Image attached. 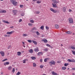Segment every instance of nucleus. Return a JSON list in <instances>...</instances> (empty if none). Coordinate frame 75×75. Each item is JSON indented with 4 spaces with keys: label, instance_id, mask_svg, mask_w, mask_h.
<instances>
[{
    "label": "nucleus",
    "instance_id": "nucleus-1",
    "mask_svg": "<svg viewBox=\"0 0 75 75\" xmlns=\"http://www.w3.org/2000/svg\"><path fill=\"white\" fill-rule=\"evenodd\" d=\"M13 14V16H16L17 15V13L18 12V11L17 10H13L12 11Z\"/></svg>",
    "mask_w": 75,
    "mask_h": 75
},
{
    "label": "nucleus",
    "instance_id": "nucleus-2",
    "mask_svg": "<svg viewBox=\"0 0 75 75\" xmlns=\"http://www.w3.org/2000/svg\"><path fill=\"white\" fill-rule=\"evenodd\" d=\"M69 23H74V22H73V19H72V18H69Z\"/></svg>",
    "mask_w": 75,
    "mask_h": 75
},
{
    "label": "nucleus",
    "instance_id": "nucleus-3",
    "mask_svg": "<svg viewBox=\"0 0 75 75\" xmlns=\"http://www.w3.org/2000/svg\"><path fill=\"white\" fill-rule=\"evenodd\" d=\"M50 11H52V12H53L54 13H57V11L56 10H54V9H53L52 8H51L50 9Z\"/></svg>",
    "mask_w": 75,
    "mask_h": 75
},
{
    "label": "nucleus",
    "instance_id": "nucleus-4",
    "mask_svg": "<svg viewBox=\"0 0 75 75\" xmlns=\"http://www.w3.org/2000/svg\"><path fill=\"white\" fill-rule=\"evenodd\" d=\"M49 64H51L52 65H55V62L53 60H52L49 62Z\"/></svg>",
    "mask_w": 75,
    "mask_h": 75
},
{
    "label": "nucleus",
    "instance_id": "nucleus-5",
    "mask_svg": "<svg viewBox=\"0 0 75 75\" xmlns=\"http://www.w3.org/2000/svg\"><path fill=\"white\" fill-rule=\"evenodd\" d=\"M34 51L35 52H38V51H39V48H38V47H36V48L34 49Z\"/></svg>",
    "mask_w": 75,
    "mask_h": 75
},
{
    "label": "nucleus",
    "instance_id": "nucleus-6",
    "mask_svg": "<svg viewBox=\"0 0 75 75\" xmlns=\"http://www.w3.org/2000/svg\"><path fill=\"white\" fill-rule=\"evenodd\" d=\"M14 32L13 31H11V32H8L6 33V34H9V35L12 34L13 33H14Z\"/></svg>",
    "mask_w": 75,
    "mask_h": 75
},
{
    "label": "nucleus",
    "instance_id": "nucleus-7",
    "mask_svg": "<svg viewBox=\"0 0 75 75\" xmlns=\"http://www.w3.org/2000/svg\"><path fill=\"white\" fill-rule=\"evenodd\" d=\"M0 53L1 54L2 57H4V52L1 51L0 52Z\"/></svg>",
    "mask_w": 75,
    "mask_h": 75
},
{
    "label": "nucleus",
    "instance_id": "nucleus-8",
    "mask_svg": "<svg viewBox=\"0 0 75 75\" xmlns=\"http://www.w3.org/2000/svg\"><path fill=\"white\" fill-rule=\"evenodd\" d=\"M43 54V53L42 52H39L38 53L37 55L38 56H40L41 55H42Z\"/></svg>",
    "mask_w": 75,
    "mask_h": 75
},
{
    "label": "nucleus",
    "instance_id": "nucleus-9",
    "mask_svg": "<svg viewBox=\"0 0 75 75\" xmlns=\"http://www.w3.org/2000/svg\"><path fill=\"white\" fill-rule=\"evenodd\" d=\"M62 10L63 12L65 13L66 11V8L65 7H63Z\"/></svg>",
    "mask_w": 75,
    "mask_h": 75
},
{
    "label": "nucleus",
    "instance_id": "nucleus-10",
    "mask_svg": "<svg viewBox=\"0 0 75 75\" xmlns=\"http://www.w3.org/2000/svg\"><path fill=\"white\" fill-rule=\"evenodd\" d=\"M12 3L13 6H17V3L15 1H13Z\"/></svg>",
    "mask_w": 75,
    "mask_h": 75
},
{
    "label": "nucleus",
    "instance_id": "nucleus-11",
    "mask_svg": "<svg viewBox=\"0 0 75 75\" xmlns=\"http://www.w3.org/2000/svg\"><path fill=\"white\" fill-rule=\"evenodd\" d=\"M2 22H4V23H7V24H10V23L8 22V21L4 20H2Z\"/></svg>",
    "mask_w": 75,
    "mask_h": 75
},
{
    "label": "nucleus",
    "instance_id": "nucleus-12",
    "mask_svg": "<svg viewBox=\"0 0 75 75\" xmlns=\"http://www.w3.org/2000/svg\"><path fill=\"white\" fill-rule=\"evenodd\" d=\"M0 13H6V11L5 10H1L0 11Z\"/></svg>",
    "mask_w": 75,
    "mask_h": 75
},
{
    "label": "nucleus",
    "instance_id": "nucleus-13",
    "mask_svg": "<svg viewBox=\"0 0 75 75\" xmlns=\"http://www.w3.org/2000/svg\"><path fill=\"white\" fill-rule=\"evenodd\" d=\"M9 64H10V63L8 62H7L4 63V65H9Z\"/></svg>",
    "mask_w": 75,
    "mask_h": 75
},
{
    "label": "nucleus",
    "instance_id": "nucleus-14",
    "mask_svg": "<svg viewBox=\"0 0 75 75\" xmlns=\"http://www.w3.org/2000/svg\"><path fill=\"white\" fill-rule=\"evenodd\" d=\"M42 41H44V42H45V43H46V42H47L48 41H47V40L45 39L42 40Z\"/></svg>",
    "mask_w": 75,
    "mask_h": 75
},
{
    "label": "nucleus",
    "instance_id": "nucleus-15",
    "mask_svg": "<svg viewBox=\"0 0 75 75\" xmlns=\"http://www.w3.org/2000/svg\"><path fill=\"white\" fill-rule=\"evenodd\" d=\"M28 61V59H24V60H23V64H25V62H25V61Z\"/></svg>",
    "mask_w": 75,
    "mask_h": 75
},
{
    "label": "nucleus",
    "instance_id": "nucleus-16",
    "mask_svg": "<svg viewBox=\"0 0 75 75\" xmlns=\"http://www.w3.org/2000/svg\"><path fill=\"white\" fill-rule=\"evenodd\" d=\"M52 5L53 7H54L55 8H56L57 7V5L54 4V3H52Z\"/></svg>",
    "mask_w": 75,
    "mask_h": 75
},
{
    "label": "nucleus",
    "instance_id": "nucleus-17",
    "mask_svg": "<svg viewBox=\"0 0 75 75\" xmlns=\"http://www.w3.org/2000/svg\"><path fill=\"white\" fill-rule=\"evenodd\" d=\"M32 42L33 43H34V44H35V45H37V42L36 41L34 40H32Z\"/></svg>",
    "mask_w": 75,
    "mask_h": 75
},
{
    "label": "nucleus",
    "instance_id": "nucleus-18",
    "mask_svg": "<svg viewBox=\"0 0 75 75\" xmlns=\"http://www.w3.org/2000/svg\"><path fill=\"white\" fill-rule=\"evenodd\" d=\"M55 28H59V25H55Z\"/></svg>",
    "mask_w": 75,
    "mask_h": 75
},
{
    "label": "nucleus",
    "instance_id": "nucleus-19",
    "mask_svg": "<svg viewBox=\"0 0 75 75\" xmlns=\"http://www.w3.org/2000/svg\"><path fill=\"white\" fill-rule=\"evenodd\" d=\"M17 55H18V56H20V55H21V53L20 52H17Z\"/></svg>",
    "mask_w": 75,
    "mask_h": 75
},
{
    "label": "nucleus",
    "instance_id": "nucleus-20",
    "mask_svg": "<svg viewBox=\"0 0 75 75\" xmlns=\"http://www.w3.org/2000/svg\"><path fill=\"white\" fill-rule=\"evenodd\" d=\"M29 52L30 53H33V50L32 49H30L29 50Z\"/></svg>",
    "mask_w": 75,
    "mask_h": 75
},
{
    "label": "nucleus",
    "instance_id": "nucleus-21",
    "mask_svg": "<svg viewBox=\"0 0 75 75\" xmlns=\"http://www.w3.org/2000/svg\"><path fill=\"white\" fill-rule=\"evenodd\" d=\"M67 61H69V62H74V60H71L70 59H68Z\"/></svg>",
    "mask_w": 75,
    "mask_h": 75
},
{
    "label": "nucleus",
    "instance_id": "nucleus-22",
    "mask_svg": "<svg viewBox=\"0 0 75 75\" xmlns=\"http://www.w3.org/2000/svg\"><path fill=\"white\" fill-rule=\"evenodd\" d=\"M66 34H72V33L71 31H68L66 32Z\"/></svg>",
    "mask_w": 75,
    "mask_h": 75
},
{
    "label": "nucleus",
    "instance_id": "nucleus-23",
    "mask_svg": "<svg viewBox=\"0 0 75 75\" xmlns=\"http://www.w3.org/2000/svg\"><path fill=\"white\" fill-rule=\"evenodd\" d=\"M33 67H36L37 66V64H36V63H33Z\"/></svg>",
    "mask_w": 75,
    "mask_h": 75
},
{
    "label": "nucleus",
    "instance_id": "nucleus-24",
    "mask_svg": "<svg viewBox=\"0 0 75 75\" xmlns=\"http://www.w3.org/2000/svg\"><path fill=\"white\" fill-rule=\"evenodd\" d=\"M49 60L50 59L49 58H45L44 59V62H47V60Z\"/></svg>",
    "mask_w": 75,
    "mask_h": 75
},
{
    "label": "nucleus",
    "instance_id": "nucleus-25",
    "mask_svg": "<svg viewBox=\"0 0 75 75\" xmlns=\"http://www.w3.org/2000/svg\"><path fill=\"white\" fill-rule=\"evenodd\" d=\"M31 59H32L34 60L35 59H36V57H31Z\"/></svg>",
    "mask_w": 75,
    "mask_h": 75
},
{
    "label": "nucleus",
    "instance_id": "nucleus-26",
    "mask_svg": "<svg viewBox=\"0 0 75 75\" xmlns=\"http://www.w3.org/2000/svg\"><path fill=\"white\" fill-rule=\"evenodd\" d=\"M66 69H67V68L65 67H62V70H65Z\"/></svg>",
    "mask_w": 75,
    "mask_h": 75
},
{
    "label": "nucleus",
    "instance_id": "nucleus-27",
    "mask_svg": "<svg viewBox=\"0 0 75 75\" xmlns=\"http://www.w3.org/2000/svg\"><path fill=\"white\" fill-rule=\"evenodd\" d=\"M23 37H27V36H28V35L25 33V34H23Z\"/></svg>",
    "mask_w": 75,
    "mask_h": 75
},
{
    "label": "nucleus",
    "instance_id": "nucleus-28",
    "mask_svg": "<svg viewBox=\"0 0 75 75\" xmlns=\"http://www.w3.org/2000/svg\"><path fill=\"white\" fill-rule=\"evenodd\" d=\"M71 49H72L73 50H75V47L74 46H71Z\"/></svg>",
    "mask_w": 75,
    "mask_h": 75
},
{
    "label": "nucleus",
    "instance_id": "nucleus-29",
    "mask_svg": "<svg viewBox=\"0 0 75 75\" xmlns=\"http://www.w3.org/2000/svg\"><path fill=\"white\" fill-rule=\"evenodd\" d=\"M44 26H42L40 27V29H41L42 30H44Z\"/></svg>",
    "mask_w": 75,
    "mask_h": 75
},
{
    "label": "nucleus",
    "instance_id": "nucleus-30",
    "mask_svg": "<svg viewBox=\"0 0 75 75\" xmlns=\"http://www.w3.org/2000/svg\"><path fill=\"white\" fill-rule=\"evenodd\" d=\"M12 68V67L10 66L8 68V70H11Z\"/></svg>",
    "mask_w": 75,
    "mask_h": 75
},
{
    "label": "nucleus",
    "instance_id": "nucleus-31",
    "mask_svg": "<svg viewBox=\"0 0 75 75\" xmlns=\"http://www.w3.org/2000/svg\"><path fill=\"white\" fill-rule=\"evenodd\" d=\"M20 74H21V73L20 71H18L16 74V75H19Z\"/></svg>",
    "mask_w": 75,
    "mask_h": 75
},
{
    "label": "nucleus",
    "instance_id": "nucleus-32",
    "mask_svg": "<svg viewBox=\"0 0 75 75\" xmlns=\"http://www.w3.org/2000/svg\"><path fill=\"white\" fill-rule=\"evenodd\" d=\"M43 51L45 52L48 51V49H47V48L44 49L43 50Z\"/></svg>",
    "mask_w": 75,
    "mask_h": 75
},
{
    "label": "nucleus",
    "instance_id": "nucleus-33",
    "mask_svg": "<svg viewBox=\"0 0 75 75\" xmlns=\"http://www.w3.org/2000/svg\"><path fill=\"white\" fill-rule=\"evenodd\" d=\"M59 3V1H58L55 0V1L54 2V3Z\"/></svg>",
    "mask_w": 75,
    "mask_h": 75
},
{
    "label": "nucleus",
    "instance_id": "nucleus-34",
    "mask_svg": "<svg viewBox=\"0 0 75 75\" xmlns=\"http://www.w3.org/2000/svg\"><path fill=\"white\" fill-rule=\"evenodd\" d=\"M36 34L37 35H40V33H39V32L38 31L36 32Z\"/></svg>",
    "mask_w": 75,
    "mask_h": 75
},
{
    "label": "nucleus",
    "instance_id": "nucleus-35",
    "mask_svg": "<svg viewBox=\"0 0 75 75\" xmlns=\"http://www.w3.org/2000/svg\"><path fill=\"white\" fill-rule=\"evenodd\" d=\"M37 3L38 4H40V3H41V1H37Z\"/></svg>",
    "mask_w": 75,
    "mask_h": 75
},
{
    "label": "nucleus",
    "instance_id": "nucleus-36",
    "mask_svg": "<svg viewBox=\"0 0 75 75\" xmlns=\"http://www.w3.org/2000/svg\"><path fill=\"white\" fill-rule=\"evenodd\" d=\"M69 64L68 63H65L64 64V65L65 67H67L68 65Z\"/></svg>",
    "mask_w": 75,
    "mask_h": 75
},
{
    "label": "nucleus",
    "instance_id": "nucleus-37",
    "mask_svg": "<svg viewBox=\"0 0 75 75\" xmlns=\"http://www.w3.org/2000/svg\"><path fill=\"white\" fill-rule=\"evenodd\" d=\"M72 52L73 54H74V55H75V51L74 50H72L71 51Z\"/></svg>",
    "mask_w": 75,
    "mask_h": 75
},
{
    "label": "nucleus",
    "instance_id": "nucleus-38",
    "mask_svg": "<svg viewBox=\"0 0 75 75\" xmlns=\"http://www.w3.org/2000/svg\"><path fill=\"white\" fill-rule=\"evenodd\" d=\"M27 41L29 42H30V43L32 42V40H28Z\"/></svg>",
    "mask_w": 75,
    "mask_h": 75
},
{
    "label": "nucleus",
    "instance_id": "nucleus-39",
    "mask_svg": "<svg viewBox=\"0 0 75 75\" xmlns=\"http://www.w3.org/2000/svg\"><path fill=\"white\" fill-rule=\"evenodd\" d=\"M7 59H4L2 60V62H4V61H7Z\"/></svg>",
    "mask_w": 75,
    "mask_h": 75
},
{
    "label": "nucleus",
    "instance_id": "nucleus-40",
    "mask_svg": "<svg viewBox=\"0 0 75 75\" xmlns=\"http://www.w3.org/2000/svg\"><path fill=\"white\" fill-rule=\"evenodd\" d=\"M12 72H15V69L14 68H13Z\"/></svg>",
    "mask_w": 75,
    "mask_h": 75
},
{
    "label": "nucleus",
    "instance_id": "nucleus-41",
    "mask_svg": "<svg viewBox=\"0 0 75 75\" xmlns=\"http://www.w3.org/2000/svg\"><path fill=\"white\" fill-rule=\"evenodd\" d=\"M46 46L47 47H51V46L50 45L48 44H46Z\"/></svg>",
    "mask_w": 75,
    "mask_h": 75
},
{
    "label": "nucleus",
    "instance_id": "nucleus-42",
    "mask_svg": "<svg viewBox=\"0 0 75 75\" xmlns=\"http://www.w3.org/2000/svg\"><path fill=\"white\" fill-rule=\"evenodd\" d=\"M28 25H29L30 26H33V25L31 23H29L28 24Z\"/></svg>",
    "mask_w": 75,
    "mask_h": 75
},
{
    "label": "nucleus",
    "instance_id": "nucleus-43",
    "mask_svg": "<svg viewBox=\"0 0 75 75\" xmlns=\"http://www.w3.org/2000/svg\"><path fill=\"white\" fill-rule=\"evenodd\" d=\"M43 67H44V66L42 65H41L40 66V68H42Z\"/></svg>",
    "mask_w": 75,
    "mask_h": 75
},
{
    "label": "nucleus",
    "instance_id": "nucleus-44",
    "mask_svg": "<svg viewBox=\"0 0 75 75\" xmlns=\"http://www.w3.org/2000/svg\"><path fill=\"white\" fill-rule=\"evenodd\" d=\"M31 23H34V21L33 20H31L30 21Z\"/></svg>",
    "mask_w": 75,
    "mask_h": 75
},
{
    "label": "nucleus",
    "instance_id": "nucleus-45",
    "mask_svg": "<svg viewBox=\"0 0 75 75\" xmlns=\"http://www.w3.org/2000/svg\"><path fill=\"white\" fill-rule=\"evenodd\" d=\"M40 11H37L36 12V14H40Z\"/></svg>",
    "mask_w": 75,
    "mask_h": 75
},
{
    "label": "nucleus",
    "instance_id": "nucleus-46",
    "mask_svg": "<svg viewBox=\"0 0 75 75\" xmlns=\"http://www.w3.org/2000/svg\"><path fill=\"white\" fill-rule=\"evenodd\" d=\"M46 28L47 30H48L49 29V28L47 26H46Z\"/></svg>",
    "mask_w": 75,
    "mask_h": 75
},
{
    "label": "nucleus",
    "instance_id": "nucleus-47",
    "mask_svg": "<svg viewBox=\"0 0 75 75\" xmlns=\"http://www.w3.org/2000/svg\"><path fill=\"white\" fill-rule=\"evenodd\" d=\"M21 16H24V13H22L21 14Z\"/></svg>",
    "mask_w": 75,
    "mask_h": 75
},
{
    "label": "nucleus",
    "instance_id": "nucleus-48",
    "mask_svg": "<svg viewBox=\"0 0 75 75\" xmlns=\"http://www.w3.org/2000/svg\"><path fill=\"white\" fill-rule=\"evenodd\" d=\"M33 30H35V28L34 27L33 28H32Z\"/></svg>",
    "mask_w": 75,
    "mask_h": 75
},
{
    "label": "nucleus",
    "instance_id": "nucleus-49",
    "mask_svg": "<svg viewBox=\"0 0 75 75\" xmlns=\"http://www.w3.org/2000/svg\"><path fill=\"white\" fill-rule=\"evenodd\" d=\"M19 22H21V21H22V19H20L19 20Z\"/></svg>",
    "mask_w": 75,
    "mask_h": 75
},
{
    "label": "nucleus",
    "instance_id": "nucleus-50",
    "mask_svg": "<svg viewBox=\"0 0 75 75\" xmlns=\"http://www.w3.org/2000/svg\"><path fill=\"white\" fill-rule=\"evenodd\" d=\"M23 7V5H20V7H21H21Z\"/></svg>",
    "mask_w": 75,
    "mask_h": 75
},
{
    "label": "nucleus",
    "instance_id": "nucleus-51",
    "mask_svg": "<svg viewBox=\"0 0 75 75\" xmlns=\"http://www.w3.org/2000/svg\"><path fill=\"white\" fill-rule=\"evenodd\" d=\"M69 12H71V11H72V10H71V9H69Z\"/></svg>",
    "mask_w": 75,
    "mask_h": 75
},
{
    "label": "nucleus",
    "instance_id": "nucleus-52",
    "mask_svg": "<svg viewBox=\"0 0 75 75\" xmlns=\"http://www.w3.org/2000/svg\"><path fill=\"white\" fill-rule=\"evenodd\" d=\"M11 3H12V2H13V1H14V0H11Z\"/></svg>",
    "mask_w": 75,
    "mask_h": 75
},
{
    "label": "nucleus",
    "instance_id": "nucleus-53",
    "mask_svg": "<svg viewBox=\"0 0 75 75\" xmlns=\"http://www.w3.org/2000/svg\"><path fill=\"white\" fill-rule=\"evenodd\" d=\"M57 63H61V61H58L57 62Z\"/></svg>",
    "mask_w": 75,
    "mask_h": 75
},
{
    "label": "nucleus",
    "instance_id": "nucleus-54",
    "mask_svg": "<svg viewBox=\"0 0 75 75\" xmlns=\"http://www.w3.org/2000/svg\"><path fill=\"white\" fill-rule=\"evenodd\" d=\"M10 47H11V46H9V47H8V49H9Z\"/></svg>",
    "mask_w": 75,
    "mask_h": 75
},
{
    "label": "nucleus",
    "instance_id": "nucleus-55",
    "mask_svg": "<svg viewBox=\"0 0 75 75\" xmlns=\"http://www.w3.org/2000/svg\"><path fill=\"white\" fill-rule=\"evenodd\" d=\"M56 0H52V1H53L54 3V2Z\"/></svg>",
    "mask_w": 75,
    "mask_h": 75
},
{
    "label": "nucleus",
    "instance_id": "nucleus-56",
    "mask_svg": "<svg viewBox=\"0 0 75 75\" xmlns=\"http://www.w3.org/2000/svg\"><path fill=\"white\" fill-rule=\"evenodd\" d=\"M40 61L41 62H42V59H40Z\"/></svg>",
    "mask_w": 75,
    "mask_h": 75
},
{
    "label": "nucleus",
    "instance_id": "nucleus-57",
    "mask_svg": "<svg viewBox=\"0 0 75 75\" xmlns=\"http://www.w3.org/2000/svg\"><path fill=\"white\" fill-rule=\"evenodd\" d=\"M22 43L23 45H25V43H24V42H22Z\"/></svg>",
    "mask_w": 75,
    "mask_h": 75
},
{
    "label": "nucleus",
    "instance_id": "nucleus-58",
    "mask_svg": "<svg viewBox=\"0 0 75 75\" xmlns=\"http://www.w3.org/2000/svg\"><path fill=\"white\" fill-rule=\"evenodd\" d=\"M13 26H11L10 27V28H13Z\"/></svg>",
    "mask_w": 75,
    "mask_h": 75
},
{
    "label": "nucleus",
    "instance_id": "nucleus-59",
    "mask_svg": "<svg viewBox=\"0 0 75 75\" xmlns=\"http://www.w3.org/2000/svg\"><path fill=\"white\" fill-rule=\"evenodd\" d=\"M44 37V35H42V37Z\"/></svg>",
    "mask_w": 75,
    "mask_h": 75
},
{
    "label": "nucleus",
    "instance_id": "nucleus-60",
    "mask_svg": "<svg viewBox=\"0 0 75 75\" xmlns=\"http://www.w3.org/2000/svg\"><path fill=\"white\" fill-rule=\"evenodd\" d=\"M4 36L5 37H7V35H4Z\"/></svg>",
    "mask_w": 75,
    "mask_h": 75
},
{
    "label": "nucleus",
    "instance_id": "nucleus-61",
    "mask_svg": "<svg viewBox=\"0 0 75 75\" xmlns=\"http://www.w3.org/2000/svg\"><path fill=\"white\" fill-rule=\"evenodd\" d=\"M23 47H24V48H25V45H23Z\"/></svg>",
    "mask_w": 75,
    "mask_h": 75
},
{
    "label": "nucleus",
    "instance_id": "nucleus-62",
    "mask_svg": "<svg viewBox=\"0 0 75 75\" xmlns=\"http://www.w3.org/2000/svg\"><path fill=\"white\" fill-rule=\"evenodd\" d=\"M33 1H37V0H33Z\"/></svg>",
    "mask_w": 75,
    "mask_h": 75
},
{
    "label": "nucleus",
    "instance_id": "nucleus-63",
    "mask_svg": "<svg viewBox=\"0 0 75 75\" xmlns=\"http://www.w3.org/2000/svg\"><path fill=\"white\" fill-rule=\"evenodd\" d=\"M69 68H67V70H69Z\"/></svg>",
    "mask_w": 75,
    "mask_h": 75
},
{
    "label": "nucleus",
    "instance_id": "nucleus-64",
    "mask_svg": "<svg viewBox=\"0 0 75 75\" xmlns=\"http://www.w3.org/2000/svg\"><path fill=\"white\" fill-rule=\"evenodd\" d=\"M72 75H75V74H74L73 73Z\"/></svg>",
    "mask_w": 75,
    "mask_h": 75
}]
</instances>
